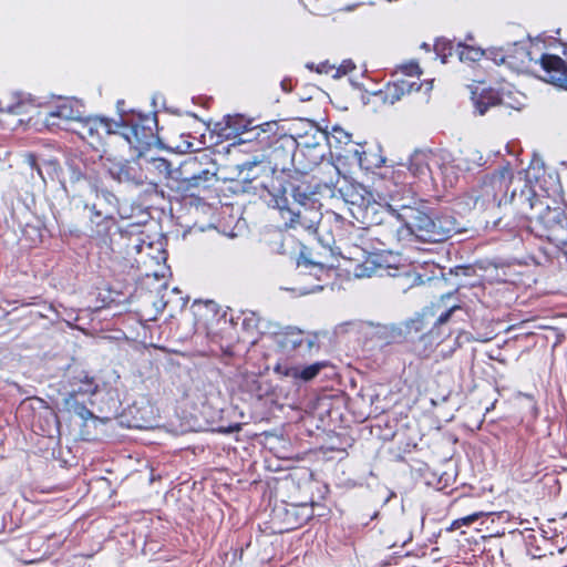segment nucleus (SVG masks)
I'll list each match as a JSON object with an SVG mask.
<instances>
[{
  "mask_svg": "<svg viewBox=\"0 0 567 567\" xmlns=\"http://www.w3.org/2000/svg\"><path fill=\"white\" fill-rule=\"evenodd\" d=\"M400 218L412 233H417L420 236H427L430 240H439L433 236L435 224L424 212L415 207L404 206L401 209Z\"/></svg>",
  "mask_w": 567,
  "mask_h": 567,
  "instance_id": "6e6552de",
  "label": "nucleus"
},
{
  "mask_svg": "<svg viewBox=\"0 0 567 567\" xmlns=\"http://www.w3.org/2000/svg\"><path fill=\"white\" fill-rule=\"evenodd\" d=\"M399 70L408 76H420L422 70L416 61H409L399 66Z\"/></svg>",
  "mask_w": 567,
  "mask_h": 567,
  "instance_id": "a211bd4d",
  "label": "nucleus"
},
{
  "mask_svg": "<svg viewBox=\"0 0 567 567\" xmlns=\"http://www.w3.org/2000/svg\"><path fill=\"white\" fill-rule=\"evenodd\" d=\"M254 120L247 118L241 114L234 115H225L220 121H217L213 124V127L209 123L197 121L195 122V130L188 133H181V136H188L193 140H198V142H204L205 132H210V137H216L217 142H225L229 140H235L238 142L241 138L243 134L249 133L252 127Z\"/></svg>",
  "mask_w": 567,
  "mask_h": 567,
  "instance_id": "f03ea898",
  "label": "nucleus"
},
{
  "mask_svg": "<svg viewBox=\"0 0 567 567\" xmlns=\"http://www.w3.org/2000/svg\"><path fill=\"white\" fill-rule=\"evenodd\" d=\"M413 90H420V85H417L415 82L401 79L389 82L383 89L375 92L374 95L378 96L383 103L394 104Z\"/></svg>",
  "mask_w": 567,
  "mask_h": 567,
  "instance_id": "9b49d317",
  "label": "nucleus"
},
{
  "mask_svg": "<svg viewBox=\"0 0 567 567\" xmlns=\"http://www.w3.org/2000/svg\"><path fill=\"white\" fill-rule=\"evenodd\" d=\"M315 70L319 74L331 75L334 79L336 64H332L329 61L318 63Z\"/></svg>",
  "mask_w": 567,
  "mask_h": 567,
  "instance_id": "412c9836",
  "label": "nucleus"
},
{
  "mask_svg": "<svg viewBox=\"0 0 567 567\" xmlns=\"http://www.w3.org/2000/svg\"><path fill=\"white\" fill-rule=\"evenodd\" d=\"M127 248L130 249V251H134L136 254L140 251V245L138 244L128 245Z\"/></svg>",
  "mask_w": 567,
  "mask_h": 567,
  "instance_id": "cd10ccee",
  "label": "nucleus"
},
{
  "mask_svg": "<svg viewBox=\"0 0 567 567\" xmlns=\"http://www.w3.org/2000/svg\"><path fill=\"white\" fill-rule=\"evenodd\" d=\"M539 65L544 71L545 82L567 90V62L563 58L544 53L539 58Z\"/></svg>",
  "mask_w": 567,
  "mask_h": 567,
  "instance_id": "0eeeda50",
  "label": "nucleus"
},
{
  "mask_svg": "<svg viewBox=\"0 0 567 567\" xmlns=\"http://www.w3.org/2000/svg\"><path fill=\"white\" fill-rule=\"evenodd\" d=\"M158 126L156 113L133 114L116 121L105 115L81 116L75 122L74 133L81 140L102 141L104 138H122L125 142H165L168 136Z\"/></svg>",
  "mask_w": 567,
  "mask_h": 567,
  "instance_id": "f257e3e1",
  "label": "nucleus"
},
{
  "mask_svg": "<svg viewBox=\"0 0 567 567\" xmlns=\"http://www.w3.org/2000/svg\"><path fill=\"white\" fill-rule=\"evenodd\" d=\"M324 367V362H316L303 368L278 363L274 368V371L281 377L290 378L295 381L301 380L303 382H309L313 380Z\"/></svg>",
  "mask_w": 567,
  "mask_h": 567,
  "instance_id": "9d476101",
  "label": "nucleus"
},
{
  "mask_svg": "<svg viewBox=\"0 0 567 567\" xmlns=\"http://www.w3.org/2000/svg\"><path fill=\"white\" fill-rule=\"evenodd\" d=\"M372 270H373V269H372L371 267H367V266H365L364 268L359 267V268H357V269L354 270V275H355L357 277H365V276H368V277H369V276H371Z\"/></svg>",
  "mask_w": 567,
  "mask_h": 567,
  "instance_id": "a878e982",
  "label": "nucleus"
},
{
  "mask_svg": "<svg viewBox=\"0 0 567 567\" xmlns=\"http://www.w3.org/2000/svg\"><path fill=\"white\" fill-rule=\"evenodd\" d=\"M358 193L361 196V205H369L371 202H374L372 193L367 188L359 186Z\"/></svg>",
  "mask_w": 567,
  "mask_h": 567,
  "instance_id": "b1692460",
  "label": "nucleus"
},
{
  "mask_svg": "<svg viewBox=\"0 0 567 567\" xmlns=\"http://www.w3.org/2000/svg\"><path fill=\"white\" fill-rule=\"evenodd\" d=\"M285 227H293L299 219V213L293 212L287 206V198L278 197L275 199V206Z\"/></svg>",
  "mask_w": 567,
  "mask_h": 567,
  "instance_id": "4468645a",
  "label": "nucleus"
},
{
  "mask_svg": "<svg viewBox=\"0 0 567 567\" xmlns=\"http://www.w3.org/2000/svg\"><path fill=\"white\" fill-rule=\"evenodd\" d=\"M487 59L497 65H506L515 72H524L530 68V52L524 47H514L505 51L502 48L489 49L485 52Z\"/></svg>",
  "mask_w": 567,
  "mask_h": 567,
  "instance_id": "39448f33",
  "label": "nucleus"
},
{
  "mask_svg": "<svg viewBox=\"0 0 567 567\" xmlns=\"http://www.w3.org/2000/svg\"><path fill=\"white\" fill-rule=\"evenodd\" d=\"M499 183L507 187L513 181V173L508 167H504L498 173Z\"/></svg>",
  "mask_w": 567,
  "mask_h": 567,
  "instance_id": "5701e85b",
  "label": "nucleus"
},
{
  "mask_svg": "<svg viewBox=\"0 0 567 567\" xmlns=\"http://www.w3.org/2000/svg\"><path fill=\"white\" fill-rule=\"evenodd\" d=\"M328 134H329L328 142H331V140H333L334 142H342L343 140L350 141V138L352 137L351 133H349L348 131H346L343 127H341L339 125H334L330 132L328 131Z\"/></svg>",
  "mask_w": 567,
  "mask_h": 567,
  "instance_id": "f3484780",
  "label": "nucleus"
},
{
  "mask_svg": "<svg viewBox=\"0 0 567 567\" xmlns=\"http://www.w3.org/2000/svg\"><path fill=\"white\" fill-rule=\"evenodd\" d=\"M456 309V307H451L449 310H446L444 313H442L439 318H437V323L439 324H443L445 322H447V320L450 319L452 312Z\"/></svg>",
  "mask_w": 567,
  "mask_h": 567,
  "instance_id": "393cba45",
  "label": "nucleus"
},
{
  "mask_svg": "<svg viewBox=\"0 0 567 567\" xmlns=\"http://www.w3.org/2000/svg\"><path fill=\"white\" fill-rule=\"evenodd\" d=\"M371 147L362 151L360 155V164L367 168L381 167L385 163V157L382 155L380 144H370Z\"/></svg>",
  "mask_w": 567,
  "mask_h": 567,
  "instance_id": "ddd939ff",
  "label": "nucleus"
},
{
  "mask_svg": "<svg viewBox=\"0 0 567 567\" xmlns=\"http://www.w3.org/2000/svg\"><path fill=\"white\" fill-rule=\"evenodd\" d=\"M355 70V64L352 60H343L338 66L336 65L334 79H340Z\"/></svg>",
  "mask_w": 567,
  "mask_h": 567,
  "instance_id": "6ab92c4d",
  "label": "nucleus"
},
{
  "mask_svg": "<svg viewBox=\"0 0 567 567\" xmlns=\"http://www.w3.org/2000/svg\"><path fill=\"white\" fill-rule=\"evenodd\" d=\"M434 49L439 55H442L443 58H445L446 56L445 50H449V54H451L452 43L449 41H436L434 44Z\"/></svg>",
  "mask_w": 567,
  "mask_h": 567,
  "instance_id": "4be33fe9",
  "label": "nucleus"
},
{
  "mask_svg": "<svg viewBox=\"0 0 567 567\" xmlns=\"http://www.w3.org/2000/svg\"><path fill=\"white\" fill-rule=\"evenodd\" d=\"M193 144H181L177 148L181 153H187Z\"/></svg>",
  "mask_w": 567,
  "mask_h": 567,
  "instance_id": "bb28decb",
  "label": "nucleus"
},
{
  "mask_svg": "<svg viewBox=\"0 0 567 567\" xmlns=\"http://www.w3.org/2000/svg\"><path fill=\"white\" fill-rule=\"evenodd\" d=\"M31 165L34 166L35 163H34V158L31 156Z\"/></svg>",
  "mask_w": 567,
  "mask_h": 567,
  "instance_id": "c85d7f7f",
  "label": "nucleus"
},
{
  "mask_svg": "<svg viewBox=\"0 0 567 567\" xmlns=\"http://www.w3.org/2000/svg\"><path fill=\"white\" fill-rule=\"evenodd\" d=\"M2 104V102H0ZM29 104L22 100L17 101L16 103L6 104L4 106L0 105V111L8 112L11 115H20L27 113Z\"/></svg>",
  "mask_w": 567,
  "mask_h": 567,
  "instance_id": "dca6fc26",
  "label": "nucleus"
},
{
  "mask_svg": "<svg viewBox=\"0 0 567 567\" xmlns=\"http://www.w3.org/2000/svg\"><path fill=\"white\" fill-rule=\"evenodd\" d=\"M23 122L22 118L17 120V123L21 124Z\"/></svg>",
  "mask_w": 567,
  "mask_h": 567,
  "instance_id": "c756f323",
  "label": "nucleus"
},
{
  "mask_svg": "<svg viewBox=\"0 0 567 567\" xmlns=\"http://www.w3.org/2000/svg\"><path fill=\"white\" fill-rule=\"evenodd\" d=\"M318 336L316 333L305 332L297 328H288L278 334V344L288 351L296 350L307 344L308 350H311L317 344Z\"/></svg>",
  "mask_w": 567,
  "mask_h": 567,
  "instance_id": "1a4fd4ad",
  "label": "nucleus"
},
{
  "mask_svg": "<svg viewBox=\"0 0 567 567\" xmlns=\"http://www.w3.org/2000/svg\"><path fill=\"white\" fill-rule=\"evenodd\" d=\"M81 116L78 111L69 101L58 103L49 113L42 116L41 112H37V118L30 116L28 118V126H38L39 124L45 126L51 132L59 130L71 131L74 133L75 122L80 121Z\"/></svg>",
  "mask_w": 567,
  "mask_h": 567,
  "instance_id": "7ed1b4c3",
  "label": "nucleus"
},
{
  "mask_svg": "<svg viewBox=\"0 0 567 567\" xmlns=\"http://www.w3.org/2000/svg\"><path fill=\"white\" fill-rule=\"evenodd\" d=\"M472 100L475 105V110L480 115H484L491 107L497 105H505L507 107L519 111L523 107V103L519 101L511 102V92L504 90H496L493 87L483 89L481 92L473 91Z\"/></svg>",
  "mask_w": 567,
  "mask_h": 567,
  "instance_id": "423d86ee",
  "label": "nucleus"
},
{
  "mask_svg": "<svg viewBox=\"0 0 567 567\" xmlns=\"http://www.w3.org/2000/svg\"><path fill=\"white\" fill-rule=\"evenodd\" d=\"M284 142H298L299 140H315L316 142L329 141L327 130H322L315 122L307 118H284L281 120Z\"/></svg>",
  "mask_w": 567,
  "mask_h": 567,
  "instance_id": "20e7f679",
  "label": "nucleus"
},
{
  "mask_svg": "<svg viewBox=\"0 0 567 567\" xmlns=\"http://www.w3.org/2000/svg\"><path fill=\"white\" fill-rule=\"evenodd\" d=\"M484 514L482 512H477V513H474V514H471L468 516H465V517H462V518H458V519H455L450 529L451 530H455L457 528H460L461 526L463 525H471L472 523H474L475 520H477L480 517H482Z\"/></svg>",
  "mask_w": 567,
  "mask_h": 567,
  "instance_id": "aec40b11",
  "label": "nucleus"
},
{
  "mask_svg": "<svg viewBox=\"0 0 567 567\" xmlns=\"http://www.w3.org/2000/svg\"><path fill=\"white\" fill-rule=\"evenodd\" d=\"M460 59L466 61H478L483 55H485V51L480 48H474L472 45H460L458 50Z\"/></svg>",
  "mask_w": 567,
  "mask_h": 567,
  "instance_id": "2eb2a0df",
  "label": "nucleus"
},
{
  "mask_svg": "<svg viewBox=\"0 0 567 567\" xmlns=\"http://www.w3.org/2000/svg\"><path fill=\"white\" fill-rule=\"evenodd\" d=\"M281 128V120L268 121L259 125L252 124L249 131L252 135L238 142H284Z\"/></svg>",
  "mask_w": 567,
  "mask_h": 567,
  "instance_id": "f8f14e48",
  "label": "nucleus"
}]
</instances>
